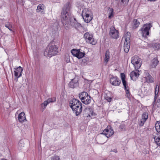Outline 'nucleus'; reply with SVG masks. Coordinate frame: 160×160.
Instances as JSON below:
<instances>
[{"mask_svg": "<svg viewBox=\"0 0 160 160\" xmlns=\"http://www.w3.org/2000/svg\"><path fill=\"white\" fill-rule=\"evenodd\" d=\"M70 5V2H67L63 7L61 13V22L66 29L71 26L75 28L82 26L72 15Z\"/></svg>", "mask_w": 160, "mask_h": 160, "instance_id": "1", "label": "nucleus"}, {"mask_svg": "<svg viewBox=\"0 0 160 160\" xmlns=\"http://www.w3.org/2000/svg\"><path fill=\"white\" fill-rule=\"evenodd\" d=\"M58 52V48L55 44V42L52 41L48 45L44 52V54L46 57L51 58L52 56L56 55Z\"/></svg>", "mask_w": 160, "mask_h": 160, "instance_id": "2", "label": "nucleus"}, {"mask_svg": "<svg viewBox=\"0 0 160 160\" xmlns=\"http://www.w3.org/2000/svg\"><path fill=\"white\" fill-rule=\"evenodd\" d=\"M152 27L151 23H146L143 25L142 27L139 30L141 32L142 36L145 38H147V36H149V31Z\"/></svg>", "mask_w": 160, "mask_h": 160, "instance_id": "3", "label": "nucleus"}, {"mask_svg": "<svg viewBox=\"0 0 160 160\" xmlns=\"http://www.w3.org/2000/svg\"><path fill=\"white\" fill-rule=\"evenodd\" d=\"M81 49H73L71 51V52L72 55L80 59L84 57L85 53V52H81Z\"/></svg>", "mask_w": 160, "mask_h": 160, "instance_id": "4", "label": "nucleus"}, {"mask_svg": "<svg viewBox=\"0 0 160 160\" xmlns=\"http://www.w3.org/2000/svg\"><path fill=\"white\" fill-rule=\"evenodd\" d=\"M114 133V131L112 127L110 125H108L107 128L104 129L101 134L105 135L108 138L112 135Z\"/></svg>", "mask_w": 160, "mask_h": 160, "instance_id": "5", "label": "nucleus"}, {"mask_svg": "<svg viewBox=\"0 0 160 160\" xmlns=\"http://www.w3.org/2000/svg\"><path fill=\"white\" fill-rule=\"evenodd\" d=\"M139 57L137 56H135L132 58L131 63L134 66L135 69L138 70L141 66V64L139 62Z\"/></svg>", "mask_w": 160, "mask_h": 160, "instance_id": "6", "label": "nucleus"}, {"mask_svg": "<svg viewBox=\"0 0 160 160\" xmlns=\"http://www.w3.org/2000/svg\"><path fill=\"white\" fill-rule=\"evenodd\" d=\"M118 31L115 28V27L112 26L110 28L109 35L114 39H117L118 37Z\"/></svg>", "mask_w": 160, "mask_h": 160, "instance_id": "7", "label": "nucleus"}, {"mask_svg": "<svg viewBox=\"0 0 160 160\" xmlns=\"http://www.w3.org/2000/svg\"><path fill=\"white\" fill-rule=\"evenodd\" d=\"M110 82L113 86H119L121 83V80L117 76H114L111 75V77L110 78Z\"/></svg>", "mask_w": 160, "mask_h": 160, "instance_id": "8", "label": "nucleus"}, {"mask_svg": "<svg viewBox=\"0 0 160 160\" xmlns=\"http://www.w3.org/2000/svg\"><path fill=\"white\" fill-rule=\"evenodd\" d=\"M78 79L74 78L72 79L68 84L69 87L72 88H74L79 86Z\"/></svg>", "mask_w": 160, "mask_h": 160, "instance_id": "9", "label": "nucleus"}, {"mask_svg": "<svg viewBox=\"0 0 160 160\" xmlns=\"http://www.w3.org/2000/svg\"><path fill=\"white\" fill-rule=\"evenodd\" d=\"M83 115L85 117H90V114L92 115H95L93 111L91 108H85L83 111Z\"/></svg>", "mask_w": 160, "mask_h": 160, "instance_id": "10", "label": "nucleus"}, {"mask_svg": "<svg viewBox=\"0 0 160 160\" xmlns=\"http://www.w3.org/2000/svg\"><path fill=\"white\" fill-rule=\"evenodd\" d=\"M81 104V102L78 100L75 99L73 98L69 102V105L70 107L72 109H74V107H75L77 105L79 104Z\"/></svg>", "mask_w": 160, "mask_h": 160, "instance_id": "11", "label": "nucleus"}, {"mask_svg": "<svg viewBox=\"0 0 160 160\" xmlns=\"http://www.w3.org/2000/svg\"><path fill=\"white\" fill-rule=\"evenodd\" d=\"M130 42V37L125 38V42L124 44V50L126 53H128L130 48L129 43Z\"/></svg>", "mask_w": 160, "mask_h": 160, "instance_id": "12", "label": "nucleus"}, {"mask_svg": "<svg viewBox=\"0 0 160 160\" xmlns=\"http://www.w3.org/2000/svg\"><path fill=\"white\" fill-rule=\"evenodd\" d=\"M56 98L55 97H53L51 98H49L47 100L44 101V102L41 104V106L43 107L42 106L43 105L44 107L43 108L44 109L46 108V107L48 104L50 102H56Z\"/></svg>", "mask_w": 160, "mask_h": 160, "instance_id": "13", "label": "nucleus"}, {"mask_svg": "<svg viewBox=\"0 0 160 160\" xmlns=\"http://www.w3.org/2000/svg\"><path fill=\"white\" fill-rule=\"evenodd\" d=\"M82 104L80 103L77 105L75 107H74V109H72V111L75 112L76 116H78L80 115L82 111Z\"/></svg>", "mask_w": 160, "mask_h": 160, "instance_id": "14", "label": "nucleus"}, {"mask_svg": "<svg viewBox=\"0 0 160 160\" xmlns=\"http://www.w3.org/2000/svg\"><path fill=\"white\" fill-rule=\"evenodd\" d=\"M139 70L138 69L136 71H132L130 74L131 79L133 81H136L137 79L139 76V74L138 73Z\"/></svg>", "mask_w": 160, "mask_h": 160, "instance_id": "15", "label": "nucleus"}, {"mask_svg": "<svg viewBox=\"0 0 160 160\" xmlns=\"http://www.w3.org/2000/svg\"><path fill=\"white\" fill-rule=\"evenodd\" d=\"M15 71H14V76L15 77L18 76V77H20L22 76V72L23 71V68L20 66L17 68H15Z\"/></svg>", "mask_w": 160, "mask_h": 160, "instance_id": "16", "label": "nucleus"}, {"mask_svg": "<svg viewBox=\"0 0 160 160\" xmlns=\"http://www.w3.org/2000/svg\"><path fill=\"white\" fill-rule=\"evenodd\" d=\"M18 120L19 122L21 123H22L24 121H26L25 114L24 112H22L19 114Z\"/></svg>", "mask_w": 160, "mask_h": 160, "instance_id": "17", "label": "nucleus"}, {"mask_svg": "<svg viewBox=\"0 0 160 160\" xmlns=\"http://www.w3.org/2000/svg\"><path fill=\"white\" fill-rule=\"evenodd\" d=\"M88 95L87 92L83 91L79 93V97L82 102L83 100L86 99L87 97L88 96Z\"/></svg>", "mask_w": 160, "mask_h": 160, "instance_id": "18", "label": "nucleus"}, {"mask_svg": "<svg viewBox=\"0 0 160 160\" xmlns=\"http://www.w3.org/2000/svg\"><path fill=\"white\" fill-rule=\"evenodd\" d=\"M145 77L146 81L148 83H152L154 82V79L152 77L148 72L146 73Z\"/></svg>", "mask_w": 160, "mask_h": 160, "instance_id": "19", "label": "nucleus"}, {"mask_svg": "<svg viewBox=\"0 0 160 160\" xmlns=\"http://www.w3.org/2000/svg\"><path fill=\"white\" fill-rule=\"evenodd\" d=\"M92 36L90 35L88 32L85 33L84 35V38L87 42H90L92 40Z\"/></svg>", "mask_w": 160, "mask_h": 160, "instance_id": "20", "label": "nucleus"}, {"mask_svg": "<svg viewBox=\"0 0 160 160\" xmlns=\"http://www.w3.org/2000/svg\"><path fill=\"white\" fill-rule=\"evenodd\" d=\"M159 61L157 58H154L151 61V66L152 68H155L158 64Z\"/></svg>", "mask_w": 160, "mask_h": 160, "instance_id": "21", "label": "nucleus"}, {"mask_svg": "<svg viewBox=\"0 0 160 160\" xmlns=\"http://www.w3.org/2000/svg\"><path fill=\"white\" fill-rule=\"evenodd\" d=\"M44 6L43 4H39L37 7V11L38 12H40L41 14L44 13Z\"/></svg>", "mask_w": 160, "mask_h": 160, "instance_id": "22", "label": "nucleus"}, {"mask_svg": "<svg viewBox=\"0 0 160 160\" xmlns=\"http://www.w3.org/2000/svg\"><path fill=\"white\" fill-rule=\"evenodd\" d=\"M92 97L88 95V96L87 97L86 99L82 101V102L86 105H88L91 102V100Z\"/></svg>", "mask_w": 160, "mask_h": 160, "instance_id": "23", "label": "nucleus"}, {"mask_svg": "<svg viewBox=\"0 0 160 160\" xmlns=\"http://www.w3.org/2000/svg\"><path fill=\"white\" fill-rule=\"evenodd\" d=\"M139 19H134L133 20V22L134 24L132 28L133 29H136V28H138L139 26V25L140 24V23L139 21Z\"/></svg>", "mask_w": 160, "mask_h": 160, "instance_id": "24", "label": "nucleus"}, {"mask_svg": "<svg viewBox=\"0 0 160 160\" xmlns=\"http://www.w3.org/2000/svg\"><path fill=\"white\" fill-rule=\"evenodd\" d=\"M110 58L109 55V50H107L105 55L104 61L106 62H107Z\"/></svg>", "mask_w": 160, "mask_h": 160, "instance_id": "25", "label": "nucleus"}, {"mask_svg": "<svg viewBox=\"0 0 160 160\" xmlns=\"http://www.w3.org/2000/svg\"><path fill=\"white\" fill-rule=\"evenodd\" d=\"M114 16L113 9L112 8H109V19L111 18Z\"/></svg>", "mask_w": 160, "mask_h": 160, "instance_id": "26", "label": "nucleus"}, {"mask_svg": "<svg viewBox=\"0 0 160 160\" xmlns=\"http://www.w3.org/2000/svg\"><path fill=\"white\" fill-rule=\"evenodd\" d=\"M148 113L147 112H144L142 115V119L144 120V121H146L148 118Z\"/></svg>", "mask_w": 160, "mask_h": 160, "instance_id": "27", "label": "nucleus"}, {"mask_svg": "<svg viewBox=\"0 0 160 160\" xmlns=\"http://www.w3.org/2000/svg\"><path fill=\"white\" fill-rule=\"evenodd\" d=\"M123 85L124 87V89H126L127 88H129V86L128 85V82L126 80L122 81Z\"/></svg>", "mask_w": 160, "mask_h": 160, "instance_id": "28", "label": "nucleus"}, {"mask_svg": "<svg viewBox=\"0 0 160 160\" xmlns=\"http://www.w3.org/2000/svg\"><path fill=\"white\" fill-rule=\"evenodd\" d=\"M153 47L155 49L158 50L160 49V43H153Z\"/></svg>", "mask_w": 160, "mask_h": 160, "instance_id": "29", "label": "nucleus"}, {"mask_svg": "<svg viewBox=\"0 0 160 160\" xmlns=\"http://www.w3.org/2000/svg\"><path fill=\"white\" fill-rule=\"evenodd\" d=\"M89 59L88 58H84L83 59H82V63L84 65L87 64L88 62L89 61Z\"/></svg>", "mask_w": 160, "mask_h": 160, "instance_id": "30", "label": "nucleus"}, {"mask_svg": "<svg viewBox=\"0 0 160 160\" xmlns=\"http://www.w3.org/2000/svg\"><path fill=\"white\" fill-rule=\"evenodd\" d=\"M82 16L84 20V21L87 23H88L90 22V21L92 19V17H90L89 18H84V17H83V15L82 14Z\"/></svg>", "mask_w": 160, "mask_h": 160, "instance_id": "31", "label": "nucleus"}, {"mask_svg": "<svg viewBox=\"0 0 160 160\" xmlns=\"http://www.w3.org/2000/svg\"><path fill=\"white\" fill-rule=\"evenodd\" d=\"M5 26L7 28H8L10 31H12V25L9 23H7L5 24Z\"/></svg>", "mask_w": 160, "mask_h": 160, "instance_id": "32", "label": "nucleus"}, {"mask_svg": "<svg viewBox=\"0 0 160 160\" xmlns=\"http://www.w3.org/2000/svg\"><path fill=\"white\" fill-rule=\"evenodd\" d=\"M91 11L88 8H84L82 12H85V13H89L90 14L91 13Z\"/></svg>", "mask_w": 160, "mask_h": 160, "instance_id": "33", "label": "nucleus"}, {"mask_svg": "<svg viewBox=\"0 0 160 160\" xmlns=\"http://www.w3.org/2000/svg\"><path fill=\"white\" fill-rule=\"evenodd\" d=\"M23 147H24V144L20 141L18 143V149L19 150H21Z\"/></svg>", "mask_w": 160, "mask_h": 160, "instance_id": "34", "label": "nucleus"}, {"mask_svg": "<svg viewBox=\"0 0 160 160\" xmlns=\"http://www.w3.org/2000/svg\"><path fill=\"white\" fill-rule=\"evenodd\" d=\"M120 76L122 81L126 80V76L124 73H121Z\"/></svg>", "mask_w": 160, "mask_h": 160, "instance_id": "35", "label": "nucleus"}, {"mask_svg": "<svg viewBox=\"0 0 160 160\" xmlns=\"http://www.w3.org/2000/svg\"><path fill=\"white\" fill-rule=\"evenodd\" d=\"M126 93L127 94V96L128 98H129L130 97V93L129 91V88H127L126 89H124Z\"/></svg>", "mask_w": 160, "mask_h": 160, "instance_id": "36", "label": "nucleus"}, {"mask_svg": "<svg viewBox=\"0 0 160 160\" xmlns=\"http://www.w3.org/2000/svg\"><path fill=\"white\" fill-rule=\"evenodd\" d=\"M155 142L158 146H160V137H158L156 139H155Z\"/></svg>", "mask_w": 160, "mask_h": 160, "instance_id": "37", "label": "nucleus"}, {"mask_svg": "<svg viewBox=\"0 0 160 160\" xmlns=\"http://www.w3.org/2000/svg\"><path fill=\"white\" fill-rule=\"evenodd\" d=\"M156 130H160V122L156 123L155 125Z\"/></svg>", "mask_w": 160, "mask_h": 160, "instance_id": "38", "label": "nucleus"}, {"mask_svg": "<svg viewBox=\"0 0 160 160\" xmlns=\"http://www.w3.org/2000/svg\"><path fill=\"white\" fill-rule=\"evenodd\" d=\"M146 121H144V120L141 119L140 123H139V125L141 127L143 125L145 122Z\"/></svg>", "mask_w": 160, "mask_h": 160, "instance_id": "39", "label": "nucleus"}, {"mask_svg": "<svg viewBox=\"0 0 160 160\" xmlns=\"http://www.w3.org/2000/svg\"><path fill=\"white\" fill-rule=\"evenodd\" d=\"M119 128L122 130H124L125 128V125L124 124L120 125Z\"/></svg>", "mask_w": 160, "mask_h": 160, "instance_id": "40", "label": "nucleus"}, {"mask_svg": "<svg viewBox=\"0 0 160 160\" xmlns=\"http://www.w3.org/2000/svg\"><path fill=\"white\" fill-rule=\"evenodd\" d=\"M129 0H121V2L123 4H124V5H126L128 3V2Z\"/></svg>", "mask_w": 160, "mask_h": 160, "instance_id": "41", "label": "nucleus"}, {"mask_svg": "<svg viewBox=\"0 0 160 160\" xmlns=\"http://www.w3.org/2000/svg\"><path fill=\"white\" fill-rule=\"evenodd\" d=\"M157 132L156 133V136L157 137V138L160 137V130H156Z\"/></svg>", "mask_w": 160, "mask_h": 160, "instance_id": "42", "label": "nucleus"}, {"mask_svg": "<svg viewBox=\"0 0 160 160\" xmlns=\"http://www.w3.org/2000/svg\"><path fill=\"white\" fill-rule=\"evenodd\" d=\"M90 43L92 45H95L96 44V42L92 38V40L90 42Z\"/></svg>", "mask_w": 160, "mask_h": 160, "instance_id": "43", "label": "nucleus"}, {"mask_svg": "<svg viewBox=\"0 0 160 160\" xmlns=\"http://www.w3.org/2000/svg\"><path fill=\"white\" fill-rule=\"evenodd\" d=\"M157 107L160 108V98L158 99L157 102Z\"/></svg>", "mask_w": 160, "mask_h": 160, "instance_id": "44", "label": "nucleus"}, {"mask_svg": "<svg viewBox=\"0 0 160 160\" xmlns=\"http://www.w3.org/2000/svg\"><path fill=\"white\" fill-rule=\"evenodd\" d=\"M105 99L108 102H110L112 99V98L111 97H106L105 98Z\"/></svg>", "mask_w": 160, "mask_h": 160, "instance_id": "45", "label": "nucleus"}, {"mask_svg": "<svg viewBox=\"0 0 160 160\" xmlns=\"http://www.w3.org/2000/svg\"><path fill=\"white\" fill-rule=\"evenodd\" d=\"M85 17L84 18H89L90 17H92L91 16H90V14L89 13H85Z\"/></svg>", "mask_w": 160, "mask_h": 160, "instance_id": "46", "label": "nucleus"}, {"mask_svg": "<svg viewBox=\"0 0 160 160\" xmlns=\"http://www.w3.org/2000/svg\"><path fill=\"white\" fill-rule=\"evenodd\" d=\"M157 96H154V101L153 102V103H155L156 102V100H157Z\"/></svg>", "mask_w": 160, "mask_h": 160, "instance_id": "47", "label": "nucleus"}, {"mask_svg": "<svg viewBox=\"0 0 160 160\" xmlns=\"http://www.w3.org/2000/svg\"><path fill=\"white\" fill-rule=\"evenodd\" d=\"M18 76L17 77H16V78L14 79V80L16 81V82H17L18 81V78L19 77H18Z\"/></svg>", "mask_w": 160, "mask_h": 160, "instance_id": "48", "label": "nucleus"}, {"mask_svg": "<svg viewBox=\"0 0 160 160\" xmlns=\"http://www.w3.org/2000/svg\"><path fill=\"white\" fill-rule=\"evenodd\" d=\"M157 137L156 136V135H153L152 136V138H154V141H155V139H157Z\"/></svg>", "mask_w": 160, "mask_h": 160, "instance_id": "49", "label": "nucleus"}, {"mask_svg": "<svg viewBox=\"0 0 160 160\" xmlns=\"http://www.w3.org/2000/svg\"><path fill=\"white\" fill-rule=\"evenodd\" d=\"M158 92H159V91H158V92H156V91L155 92V95H157V94H158Z\"/></svg>", "mask_w": 160, "mask_h": 160, "instance_id": "50", "label": "nucleus"}, {"mask_svg": "<svg viewBox=\"0 0 160 160\" xmlns=\"http://www.w3.org/2000/svg\"><path fill=\"white\" fill-rule=\"evenodd\" d=\"M55 159H56V160H60V158H59V157L58 156H56L55 157Z\"/></svg>", "mask_w": 160, "mask_h": 160, "instance_id": "51", "label": "nucleus"}, {"mask_svg": "<svg viewBox=\"0 0 160 160\" xmlns=\"http://www.w3.org/2000/svg\"><path fill=\"white\" fill-rule=\"evenodd\" d=\"M158 86V85H157L156 86V88H155V91H156V92H158V89H157V87Z\"/></svg>", "mask_w": 160, "mask_h": 160, "instance_id": "52", "label": "nucleus"}, {"mask_svg": "<svg viewBox=\"0 0 160 160\" xmlns=\"http://www.w3.org/2000/svg\"><path fill=\"white\" fill-rule=\"evenodd\" d=\"M1 160H7L6 159H5L4 158H2V159H1Z\"/></svg>", "mask_w": 160, "mask_h": 160, "instance_id": "53", "label": "nucleus"}, {"mask_svg": "<svg viewBox=\"0 0 160 160\" xmlns=\"http://www.w3.org/2000/svg\"><path fill=\"white\" fill-rule=\"evenodd\" d=\"M157 96V98L158 97V94H157V95H155V96Z\"/></svg>", "mask_w": 160, "mask_h": 160, "instance_id": "54", "label": "nucleus"}, {"mask_svg": "<svg viewBox=\"0 0 160 160\" xmlns=\"http://www.w3.org/2000/svg\"><path fill=\"white\" fill-rule=\"evenodd\" d=\"M128 33L129 34H130V33L129 32H127V34H128Z\"/></svg>", "mask_w": 160, "mask_h": 160, "instance_id": "55", "label": "nucleus"}, {"mask_svg": "<svg viewBox=\"0 0 160 160\" xmlns=\"http://www.w3.org/2000/svg\"><path fill=\"white\" fill-rule=\"evenodd\" d=\"M155 103H153V102L152 104H153V105H154Z\"/></svg>", "mask_w": 160, "mask_h": 160, "instance_id": "56", "label": "nucleus"}]
</instances>
